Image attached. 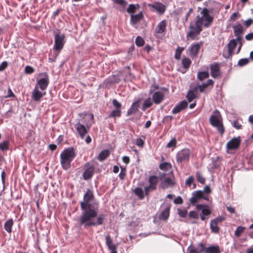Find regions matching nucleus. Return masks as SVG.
I'll return each mask as SVG.
<instances>
[{
    "instance_id": "f257e3e1",
    "label": "nucleus",
    "mask_w": 253,
    "mask_h": 253,
    "mask_svg": "<svg viewBox=\"0 0 253 253\" xmlns=\"http://www.w3.org/2000/svg\"><path fill=\"white\" fill-rule=\"evenodd\" d=\"M93 199L92 191L88 189L84 196L83 201L80 202L82 213L79 217V222L84 228L102 225L105 219V215L103 214L98 215V204L90 203Z\"/></svg>"
},
{
    "instance_id": "f03ea898",
    "label": "nucleus",
    "mask_w": 253,
    "mask_h": 253,
    "mask_svg": "<svg viewBox=\"0 0 253 253\" xmlns=\"http://www.w3.org/2000/svg\"><path fill=\"white\" fill-rule=\"evenodd\" d=\"M76 156V153L73 147L65 149L60 154V164L62 169L67 170L71 167V163Z\"/></svg>"
},
{
    "instance_id": "7ed1b4c3",
    "label": "nucleus",
    "mask_w": 253,
    "mask_h": 253,
    "mask_svg": "<svg viewBox=\"0 0 253 253\" xmlns=\"http://www.w3.org/2000/svg\"><path fill=\"white\" fill-rule=\"evenodd\" d=\"M209 121L211 125L216 127L221 135L224 133V128L223 126L221 116L220 112L217 110H215L213 112Z\"/></svg>"
},
{
    "instance_id": "20e7f679",
    "label": "nucleus",
    "mask_w": 253,
    "mask_h": 253,
    "mask_svg": "<svg viewBox=\"0 0 253 253\" xmlns=\"http://www.w3.org/2000/svg\"><path fill=\"white\" fill-rule=\"evenodd\" d=\"M89 120L85 124V126L81 123L80 120L75 124V127L80 135L81 139H84L85 134L89 130L91 125L93 123L94 116L92 114H89Z\"/></svg>"
},
{
    "instance_id": "39448f33",
    "label": "nucleus",
    "mask_w": 253,
    "mask_h": 253,
    "mask_svg": "<svg viewBox=\"0 0 253 253\" xmlns=\"http://www.w3.org/2000/svg\"><path fill=\"white\" fill-rule=\"evenodd\" d=\"M202 16L198 15L196 20H201V25L205 28L209 27L213 21V17L210 14V10L207 8H204L201 12Z\"/></svg>"
},
{
    "instance_id": "423d86ee",
    "label": "nucleus",
    "mask_w": 253,
    "mask_h": 253,
    "mask_svg": "<svg viewBox=\"0 0 253 253\" xmlns=\"http://www.w3.org/2000/svg\"><path fill=\"white\" fill-rule=\"evenodd\" d=\"M189 28L191 30L187 33V37L192 40L196 39V37L200 35L201 32L203 30L201 20H196L195 26L194 27L192 24H191Z\"/></svg>"
},
{
    "instance_id": "0eeeda50",
    "label": "nucleus",
    "mask_w": 253,
    "mask_h": 253,
    "mask_svg": "<svg viewBox=\"0 0 253 253\" xmlns=\"http://www.w3.org/2000/svg\"><path fill=\"white\" fill-rule=\"evenodd\" d=\"M65 43V35L60 33H56L54 35V45L53 50L59 52L63 48Z\"/></svg>"
},
{
    "instance_id": "6e6552de",
    "label": "nucleus",
    "mask_w": 253,
    "mask_h": 253,
    "mask_svg": "<svg viewBox=\"0 0 253 253\" xmlns=\"http://www.w3.org/2000/svg\"><path fill=\"white\" fill-rule=\"evenodd\" d=\"M190 155V151L189 149H183L176 154V161L178 164H181L189 161Z\"/></svg>"
},
{
    "instance_id": "1a4fd4ad",
    "label": "nucleus",
    "mask_w": 253,
    "mask_h": 253,
    "mask_svg": "<svg viewBox=\"0 0 253 253\" xmlns=\"http://www.w3.org/2000/svg\"><path fill=\"white\" fill-rule=\"evenodd\" d=\"M84 171L83 174V177L84 180H87L90 179L94 173V166L91 163L87 162L84 165Z\"/></svg>"
},
{
    "instance_id": "9d476101",
    "label": "nucleus",
    "mask_w": 253,
    "mask_h": 253,
    "mask_svg": "<svg viewBox=\"0 0 253 253\" xmlns=\"http://www.w3.org/2000/svg\"><path fill=\"white\" fill-rule=\"evenodd\" d=\"M240 137H234L231 139L226 144V148L228 150H234L237 149L241 143Z\"/></svg>"
},
{
    "instance_id": "9b49d317",
    "label": "nucleus",
    "mask_w": 253,
    "mask_h": 253,
    "mask_svg": "<svg viewBox=\"0 0 253 253\" xmlns=\"http://www.w3.org/2000/svg\"><path fill=\"white\" fill-rule=\"evenodd\" d=\"M237 43L235 40H231L227 44V53H223V56L226 58H229L233 55V50L236 47Z\"/></svg>"
},
{
    "instance_id": "f8f14e48",
    "label": "nucleus",
    "mask_w": 253,
    "mask_h": 253,
    "mask_svg": "<svg viewBox=\"0 0 253 253\" xmlns=\"http://www.w3.org/2000/svg\"><path fill=\"white\" fill-rule=\"evenodd\" d=\"M202 199V192L201 190L194 191L192 193V197L189 200L191 205H195V204Z\"/></svg>"
},
{
    "instance_id": "ddd939ff",
    "label": "nucleus",
    "mask_w": 253,
    "mask_h": 253,
    "mask_svg": "<svg viewBox=\"0 0 253 253\" xmlns=\"http://www.w3.org/2000/svg\"><path fill=\"white\" fill-rule=\"evenodd\" d=\"M49 84V78L47 74H44V77L39 79L37 81V84L41 90H44L47 87Z\"/></svg>"
},
{
    "instance_id": "4468645a",
    "label": "nucleus",
    "mask_w": 253,
    "mask_h": 253,
    "mask_svg": "<svg viewBox=\"0 0 253 253\" xmlns=\"http://www.w3.org/2000/svg\"><path fill=\"white\" fill-rule=\"evenodd\" d=\"M188 106V103L186 100H183L177 104L172 110V113L173 114H177L184 110Z\"/></svg>"
},
{
    "instance_id": "2eb2a0df",
    "label": "nucleus",
    "mask_w": 253,
    "mask_h": 253,
    "mask_svg": "<svg viewBox=\"0 0 253 253\" xmlns=\"http://www.w3.org/2000/svg\"><path fill=\"white\" fill-rule=\"evenodd\" d=\"M45 93H42L38 89L36 85L32 91V98L34 101H39L40 99L45 95Z\"/></svg>"
},
{
    "instance_id": "dca6fc26",
    "label": "nucleus",
    "mask_w": 253,
    "mask_h": 253,
    "mask_svg": "<svg viewBox=\"0 0 253 253\" xmlns=\"http://www.w3.org/2000/svg\"><path fill=\"white\" fill-rule=\"evenodd\" d=\"M196 209L197 211H201V212L200 214L209 216L211 213V210L208 208V206L206 205L198 204L196 206Z\"/></svg>"
},
{
    "instance_id": "f3484780",
    "label": "nucleus",
    "mask_w": 253,
    "mask_h": 253,
    "mask_svg": "<svg viewBox=\"0 0 253 253\" xmlns=\"http://www.w3.org/2000/svg\"><path fill=\"white\" fill-rule=\"evenodd\" d=\"M175 183L174 181V176L173 175L171 177H166L162 181V187L164 189L168 188L175 185Z\"/></svg>"
},
{
    "instance_id": "a211bd4d",
    "label": "nucleus",
    "mask_w": 253,
    "mask_h": 253,
    "mask_svg": "<svg viewBox=\"0 0 253 253\" xmlns=\"http://www.w3.org/2000/svg\"><path fill=\"white\" fill-rule=\"evenodd\" d=\"M152 99L154 103L156 104H160L164 98V94L161 91L155 92L152 94Z\"/></svg>"
},
{
    "instance_id": "6ab92c4d",
    "label": "nucleus",
    "mask_w": 253,
    "mask_h": 253,
    "mask_svg": "<svg viewBox=\"0 0 253 253\" xmlns=\"http://www.w3.org/2000/svg\"><path fill=\"white\" fill-rule=\"evenodd\" d=\"M211 75L212 77L215 78L220 76V70L219 65L217 63L210 65Z\"/></svg>"
},
{
    "instance_id": "aec40b11",
    "label": "nucleus",
    "mask_w": 253,
    "mask_h": 253,
    "mask_svg": "<svg viewBox=\"0 0 253 253\" xmlns=\"http://www.w3.org/2000/svg\"><path fill=\"white\" fill-rule=\"evenodd\" d=\"M149 6L153 7L160 14H163L166 10V6L161 2H156L153 4H149Z\"/></svg>"
},
{
    "instance_id": "412c9836",
    "label": "nucleus",
    "mask_w": 253,
    "mask_h": 253,
    "mask_svg": "<svg viewBox=\"0 0 253 253\" xmlns=\"http://www.w3.org/2000/svg\"><path fill=\"white\" fill-rule=\"evenodd\" d=\"M143 18V15L142 12H140L137 14H130V22L131 24L134 25L138 23Z\"/></svg>"
},
{
    "instance_id": "4be33fe9",
    "label": "nucleus",
    "mask_w": 253,
    "mask_h": 253,
    "mask_svg": "<svg viewBox=\"0 0 253 253\" xmlns=\"http://www.w3.org/2000/svg\"><path fill=\"white\" fill-rule=\"evenodd\" d=\"M200 48V44L199 43H195L192 44L189 49L190 55L191 56L195 57L196 56Z\"/></svg>"
},
{
    "instance_id": "5701e85b",
    "label": "nucleus",
    "mask_w": 253,
    "mask_h": 253,
    "mask_svg": "<svg viewBox=\"0 0 253 253\" xmlns=\"http://www.w3.org/2000/svg\"><path fill=\"white\" fill-rule=\"evenodd\" d=\"M166 21L163 20L161 21L157 25L155 31L157 33L163 34L166 31Z\"/></svg>"
},
{
    "instance_id": "b1692460",
    "label": "nucleus",
    "mask_w": 253,
    "mask_h": 253,
    "mask_svg": "<svg viewBox=\"0 0 253 253\" xmlns=\"http://www.w3.org/2000/svg\"><path fill=\"white\" fill-rule=\"evenodd\" d=\"M106 244L108 248L110 251H116V247L113 244L112 240L110 235H108L105 237Z\"/></svg>"
},
{
    "instance_id": "393cba45",
    "label": "nucleus",
    "mask_w": 253,
    "mask_h": 253,
    "mask_svg": "<svg viewBox=\"0 0 253 253\" xmlns=\"http://www.w3.org/2000/svg\"><path fill=\"white\" fill-rule=\"evenodd\" d=\"M148 181L149 183V186L151 187V189L155 190L157 188V183L158 182V179L157 176L155 175H151L149 177Z\"/></svg>"
},
{
    "instance_id": "a878e982",
    "label": "nucleus",
    "mask_w": 253,
    "mask_h": 253,
    "mask_svg": "<svg viewBox=\"0 0 253 253\" xmlns=\"http://www.w3.org/2000/svg\"><path fill=\"white\" fill-rule=\"evenodd\" d=\"M139 108V101H136L132 104L130 107L127 111V115H130L135 113Z\"/></svg>"
},
{
    "instance_id": "bb28decb",
    "label": "nucleus",
    "mask_w": 253,
    "mask_h": 253,
    "mask_svg": "<svg viewBox=\"0 0 253 253\" xmlns=\"http://www.w3.org/2000/svg\"><path fill=\"white\" fill-rule=\"evenodd\" d=\"M234 34L235 36L241 35L243 33V27L240 23L233 26Z\"/></svg>"
},
{
    "instance_id": "cd10ccee",
    "label": "nucleus",
    "mask_w": 253,
    "mask_h": 253,
    "mask_svg": "<svg viewBox=\"0 0 253 253\" xmlns=\"http://www.w3.org/2000/svg\"><path fill=\"white\" fill-rule=\"evenodd\" d=\"M13 225V221L12 218L8 219L4 223V228L7 232L10 233L12 232V227Z\"/></svg>"
},
{
    "instance_id": "c85d7f7f",
    "label": "nucleus",
    "mask_w": 253,
    "mask_h": 253,
    "mask_svg": "<svg viewBox=\"0 0 253 253\" xmlns=\"http://www.w3.org/2000/svg\"><path fill=\"white\" fill-rule=\"evenodd\" d=\"M170 207H168L165 208L161 213L160 218L161 219L166 220L169 218V215Z\"/></svg>"
},
{
    "instance_id": "c756f323",
    "label": "nucleus",
    "mask_w": 253,
    "mask_h": 253,
    "mask_svg": "<svg viewBox=\"0 0 253 253\" xmlns=\"http://www.w3.org/2000/svg\"><path fill=\"white\" fill-rule=\"evenodd\" d=\"M153 105V101H152L150 97H148L146 99L143 104L142 110L143 111L146 110L147 109L151 107Z\"/></svg>"
},
{
    "instance_id": "7c9ffc66",
    "label": "nucleus",
    "mask_w": 253,
    "mask_h": 253,
    "mask_svg": "<svg viewBox=\"0 0 253 253\" xmlns=\"http://www.w3.org/2000/svg\"><path fill=\"white\" fill-rule=\"evenodd\" d=\"M109 154L110 152L108 150H104L99 153L97 158L100 161H102L106 159Z\"/></svg>"
},
{
    "instance_id": "2f4dec72",
    "label": "nucleus",
    "mask_w": 253,
    "mask_h": 253,
    "mask_svg": "<svg viewBox=\"0 0 253 253\" xmlns=\"http://www.w3.org/2000/svg\"><path fill=\"white\" fill-rule=\"evenodd\" d=\"M209 77V73L208 71H201L197 73V78L201 81L208 78Z\"/></svg>"
},
{
    "instance_id": "473e14b6",
    "label": "nucleus",
    "mask_w": 253,
    "mask_h": 253,
    "mask_svg": "<svg viewBox=\"0 0 253 253\" xmlns=\"http://www.w3.org/2000/svg\"><path fill=\"white\" fill-rule=\"evenodd\" d=\"M218 246H211L207 248L206 253H220Z\"/></svg>"
},
{
    "instance_id": "72a5a7b5",
    "label": "nucleus",
    "mask_w": 253,
    "mask_h": 253,
    "mask_svg": "<svg viewBox=\"0 0 253 253\" xmlns=\"http://www.w3.org/2000/svg\"><path fill=\"white\" fill-rule=\"evenodd\" d=\"M134 194L138 197V198L142 200L144 197V193L143 189L139 187L136 188L133 191Z\"/></svg>"
},
{
    "instance_id": "f704fd0d",
    "label": "nucleus",
    "mask_w": 253,
    "mask_h": 253,
    "mask_svg": "<svg viewBox=\"0 0 253 253\" xmlns=\"http://www.w3.org/2000/svg\"><path fill=\"white\" fill-rule=\"evenodd\" d=\"M210 229L211 232L214 233H217L219 231V227L218 226V224L211 220L210 223Z\"/></svg>"
},
{
    "instance_id": "c9c22d12",
    "label": "nucleus",
    "mask_w": 253,
    "mask_h": 253,
    "mask_svg": "<svg viewBox=\"0 0 253 253\" xmlns=\"http://www.w3.org/2000/svg\"><path fill=\"white\" fill-rule=\"evenodd\" d=\"M181 63L183 67L186 69H187L189 68L191 64V61L189 58L184 57L182 59Z\"/></svg>"
},
{
    "instance_id": "e433bc0d",
    "label": "nucleus",
    "mask_w": 253,
    "mask_h": 253,
    "mask_svg": "<svg viewBox=\"0 0 253 253\" xmlns=\"http://www.w3.org/2000/svg\"><path fill=\"white\" fill-rule=\"evenodd\" d=\"M121 115V109H114L111 111L109 115V118L119 117Z\"/></svg>"
},
{
    "instance_id": "4c0bfd02",
    "label": "nucleus",
    "mask_w": 253,
    "mask_h": 253,
    "mask_svg": "<svg viewBox=\"0 0 253 253\" xmlns=\"http://www.w3.org/2000/svg\"><path fill=\"white\" fill-rule=\"evenodd\" d=\"M9 141H3L2 142L0 143V149L1 151H6L9 149Z\"/></svg>"
},
{
    "instance_id": "58836bf2",
    "label": "nucleus",
    "mask_w": 253,
    "mask_h": 253,
    "mask_svg": "<svg viewBox=\"0 0 253 253\" xmlns=\"http://www.w3.org/2000/svg\"><path fill=\"white\" fill-rule=\"evenodd\" d=\"M183 50H184L183 47H179V46L177 47V48H176V49L175 50V55H174V57L176 59L179 60L180 59L181 54Z\"/></svg>"
},
{
    "instance_id": "ea45409f",
    "label": "nucleus",
    "mask_w": 253,
    "mask_h": 253,
    "mask_svg": "<svg viewBox=\"0 0 253 253\" xmlns=\"http://www.w3.org/2000/svg\"><path fill=\"white\" fill-rule=\"evenodd\" d=\"M196 176L199 182H200L201 184L205 183L206 179L202 175L200 171H197L196 172Z\"/></svg>"
},
{
    "instance_id": "a19ab883",
    "label": "nucleus",
    "mask_w": 253,
    "mask_h": 253,
    "mask_svg": "<svg viewBox=\"0 0 253 253\" xmlns=\"http://www.w3.org/2000/svg\"><path fill=\"white\" fill-rule=\"evenodd\" d=\"M245 229V227L238 226L235 231V235L237 237H240Z\"/></svg>"
},
{
    "instance_id": "79ce46f5",
    "label": "nucleus",
    "mask_w": 253,
    "mask_h": 253,
    "mask_svg": "<svg viewBox=\"0 0 253 253\" xmlns=\"http://www.w3.org/2000/svg\"><path fill=\"white\" fill-rule=\"evenodd\" d=\"M135 44L137 46H142L144 44V41L142 38L137 36L135 40Z\"/></svg>"
},
{
    "instance_id": "37998d69",
    "label": "nucleus",
    "mask_w": 253,
    "mask_h": 253,
    "mask_svg": "<svg viewBox=\"0 0 253 253\" xmlns=\"http://www.w3.org/2000/svg\"><path fill=\"white\" fill-rule=\"evenodd\" d=\"M89 114H87V113L85 112H83L82 113H80L79 114V119H78V121H79V120H80V122H82L83 123L85 124L87 122H86L85 120H84V119L86 116H88L89 117V116L88 115Z\"/></svg>"
},
{
    "instance_id": "c03bdc74",
    "label": "nucleus",
    "mask_w": 253,
    "mask_h": 253,
    "mask_svg": "<svg viewBox=\"0 0 253 253\" xmlns=\"http://www.w3.org/2000/svg\"><path fill=\"white\" fill-rule=\"evenodd\" d=\"M186 97L188 102H190L195 98V95L193 91H189L186 96Z\"/></svg>"
},
{
    "instance_id": "a18cd8bd",
    "label": "nucleus",
    "mask_w": 253,
    "mask_h": 253,
    "mask_svg": "<svg viewBox=\"0 0 253 253\" xmlns=\"http://www.w3.org/2000/svg\"><path fill=\"white\" fill-rule=\"evenodd\" d=\"M249 63V58H242L240 59L238 62V65L242 67L244 66L247 64H248Z\"/></svg>"
},
{
    "instance_id": "49530a36",
    "label": "nucleus",
    "mask_w": 253,
    "mask_h": 253,
    "mask_svg": "<svg viewBox=\"0 0 253 253\" xmlns=\"http://www.w3.org/2000/svg\"><path fill=\"white\" fill-rule=\"evenodd\" d=\"M136 9V6L133 4H130L129 5L128 7L126 9V11L131 14L134 13Z\"/></svg>"
},
{
    "instance_id": "de8ad7c7",
    "label": "nucleus",
    "mask_w": 253,
    "mask_h": 253,
    "mask_svg": "<svg viewBox=\"0 0 253 253\" xmlns=\"http://www.w3.org/2000/svg\"><path fill=\"white\" fill-rule=\"evenodd\" d=\"M171 167V165L167 162L161 163L159 168L161 170H167Z\"/></svg>"
},
{
    "instance_id": "09e8293b",
    "label": "nucleus",
    "mask_w": 253,
    "mask_h": 253,
    "mask_svg": "<svg viewBox=\"0 0 253 253\" xmlns=\"http://www.w3.org/2000/svg\"><path fill=\"white\" fill-rule=\"evenodd\" d=\"M177 213L181 217H185L187 215V211L185 209H177Z\"/></svg>"
},
{
    "instance_id": "8fccbe9b",
    "label": "nucleus",
    "mask_w": 253,
    "mask_h": 253,
    "mask_svg": "<svg viewBox=\"0 0 253 253\" xmlns=\"http://www.w3.org/2000/svg\"><path fill=\"white\" fill-rule=\"evenodd\" d=\"M189 217L191 218L198 219L199 215L197 211H193L189 212Z\"/></svg>"
},
{
    "instance_id": "3c124183",
    "label": "nucleus",
    "mask_w": 253,
    "mask_h": 253,
    "mask_svg": "<svg viewBox=\"0 0 253 253\" xmlns=\"http://www.w3.org/2000/svg\"><path fill=\"white\" fill-rule=\"evenodd\" d=\"M207 87L206 86V85H205V84H202L201 85H197L195 88H194V90H197L198 89L199 90V91L201 92H203L204 91L205 89L207 88Z\"/></svg>"
},
{
    "instance_id": "603ef678",
    "label": "nucleus",
    "mask_w": 253,
    "mask_h": 253,
    "mask_svg": "<svg viewBox=\"0 0 253 253\" xmlns=\"http://www.w3.org/2000/svg\"><path fill=\"white\" fill-rule=\"evenodd\" d=\"M25 72L27 74H31L34 72V69L30 66H26L25 68Z\"/></svg>"
},
{
    "instance_id": "864d4df0",
    "label": "nucleus",
    "mask_w": 253,
    "mask_h": 253,
    "mask_svg": "<svg viewBox=\"0 0 253 253\" xmlns=\"http://www.w3.org/2000/svg\"><path fill=\"white\" fill-rule=\"evenodd\" d=\"M113 104L115 109H121L122 107V104L118 101V100L116 99L113 100Z\"/></svg>"
},
{
    "instance_id": "5fc2aeb1",
    "label": "nucleus",
    "mask_w": 253,
    "mask_h": 253,
    "mask_svg": "<svg viewBox=\"0 0 253 253\" xmlns=\"http://www.w3.org/2000/svg\"><path fill=\"white\" fill-rule=\"evenodd\" d=\"M194 181V177L192 176H189L185 181V185L187 186L190 187L193 183Z\"/></svg>"
},
{
    "instance_id": "6e6d98bb",
    "label": "nucleus",
    "mask_w": 253,
    "mask_h": 253,
    "mask_svg": "<svg viewBox=\"0 0 253 253\" xmlns=\"http://www.w3.org/2000/svg\"><path fill=\"white\" fill-rule=\"evenodd\" d=\"M121 172H120L119 176L121 180H123L124 179L126 176V168H123L122 167H121Z\"/></svg>"
},
{
    "instance_id": "4d7b16f0",
    "label": "nucleus",
    "mask_w": 253,
    "mask_h": 253,
    "mask_svg": "<svg viewBox=\"0 0 253 253\" xmlns=\"http://www.w3.org/2000/svg\"><path fill=\"white\" fill-rule=\"evenodd\" d=\"M240 16V14L238 12H235L232 13L229 18V20L231 21H235L237 18Z\"/></svg>"
},
{
    "instance_id": "13d9d810",
    "label": "nucleus",
    "mask_w": 253,
    "mask_h": 253,
    "mask_svg": "<svg viewBox=\"0 0 253 253\" xmlns=\"http://www.w3.org/2000/svg\"><path fill=\"white\" fill-rule=\"evenodd\" d=\"M135 144L137 146L142 147L144 145V141L140 138H138L136 139Z\"/></svg>"
},
{
    "instance_id": "bf43d9fd",
    "label": "nucleus",
    "mask_w": 253,
    "mask_h": 253,
    "mask_svg": "<svg viewBox=\"0 0 253 253\" xmlns=\"http://www.w3.org/2000/svg\"><path fill=\"white\" fill-rule=\"evenodd\" d=\"M176 141L175 139H171L167 145L168 148L174 147L176 145Z\"/></svg>"
},
{
    "instance_id": "052dcab7",
    "label": "nucleus",
    "mask_w": 253,
    "mask_h": 253,
    "mask_svg": "<svg viewBox=\"0 0 253 253\" xmlns=\"http://www.w3.org/2000/svg\"><path fill=\"white\" fill-rule=\"evenodd\" d=\"M202 192V194H209L211 193V190L210 187L209 185L206 186L203 190H201Z\"/></svg>"
},
{
    "instance_id": "680f3d73",
    "label": "nucleus",
    "mask_w": 253,
    "mask_h": 253,
    "mask_svg": "<svg viewBox=\"0 0 253 253\" xmlns=\"http://www.w3.org/2000/svg\"><path fill=\"white\" fill-rule=\"evenodd\" d=\"M224 219V218L223 217L218 216L211 220V221H212L213 222L214 221L215 223H216L218 225V224L220 223Z\"/></svg>"
},
{
    "instance_id": "e2e57ef3",
    "label": "nucleus",
    "mask_w": 253,
    "mask_h": 253,
    "mask_svg": "<svg viewBox=\"0 0 253 253\" xmlns=\"http://www.w3.org/2000/svg\"><path fill=\"white\" fill-rule=\"evenodd\" d=\"M8 64L6 61H3L0 65V71H3L7 67Z\"/></svg>"
},
{
    "instance_id": "0e129e2a",
    "label": "nucleus",
    "mask_w": 253,
    "mask_h": 253,
    "mask_svg": "<svg viewBox=\"0 0 253 253\" xmlns=\"http://www.w3.org/2000/svg\"><path fill=\"white\" fill-rule=\"evenodd\" d=\"M198 246L200 247L201 249L199 251L200 253H206V249L207 248H206L203 243H200L198 244Z\"/></svg>"
},
{
    "instance_id": "69168bd1",
    "label": "nucleus",
    "mask_w": 253,
    "mask_h": 253,
    "mask_svg": "<svg viewBox=\"0 0 253 253\" xmlns=\"http://www.w3.org/2000/svg\"><path fill=\"white\" fill-rule=\"evenodd\" d=\"M232 125L235 128H236L237 129L241 128L242 126L240 123L237 121H234L232 123Z\"/></svg>"
},
{
    "instance_id": "338daca9",
    "label": "nucleus",
    "mask_w": 253,
    "mask_h": 253,
    "mask_svg": "<svg viewBox=\"0 0 253 253\" xmlns=\"http://www.w3.org/2000/svg\"><path fill=\"white\" fill-rule=\"evenodd\" d=\"M173 202L175 204H181L183 203V200L180 196H178L174 200Z\"/></svg>"
},
{
    "instance_id": "774afa93",
    "label": "nucleus",
    "mask_w": 253,
    "mask_h": 253,
    "mask_svg": "<svg viewBox=\"0 0 253 253\" xmlns=\"http://www.w3.org/2000/svg\"><path fill=\"white\" fill-rule=\"evenodd\" d=\"M253 23V19L252 18L248 19L245 21V25L246 27H250Z\"/></svg>"
}]
</instances>
